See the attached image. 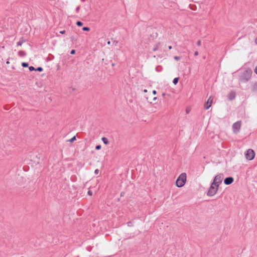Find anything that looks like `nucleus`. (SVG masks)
<instances>
[{"instance_id": "12", "label": "nucleus", "mask_w": 257, "mask_h": 257, "mask_svg": "<svg viewBox=\"0 0 257 257\" xmlns=\"http://www.w3.org/2000/svg\"><path fill=\"white\" fill-rule=\"evenodd\" d=\"M178 80H179V78H178V77L175 78L173 81L174 84L176 85L178 82Z\"/></svg>"}, {"instance_id": "3", "label": "nucleus", "mask_w": 257, "mask_h": 257, "mask_svg": "<svg viewBox=\"0 0 257 257\" xmlns=\"http://www.w3.org/2000/svg\"><path fill=\"white\" fill-rule=\"evenodd\" d=\"M252 71L250 69L245 70L241 76V79L243 81H247L251 77Z\"/></svg>"}, {"instance_id": "26", "label": "nucleus", "mask_w": 257, "mask_h": 257, "mask_svg": "<svg viewBox=\"0 0 257 257\" xmlns=\"http://www.w3.org/2000/svg\"><path fill=\"white\" fill-rule=\"evenodd\" d=\"M88 194L90 195H92V192L90 191H88Z\"/></svg>"}, {"instance_id": "35", "label": "nucleus", "mask_w": 257, "mask_h": 257, "mask_svg": "<svg viewBox=\"0 0 257 257\" xmlns=\"http://www.w3.org/2000/svg\"><path fill=\"white\" fill-rule=\"evenodd\" d=\"M107 44L108 45H110V41H108L107 42Z\"/></svg>"}, {"instance_id": "34", "label": "nucleus", "mask_w": 257, "mask_h": 257, "mask_svg": "<svg viewBox=\"0 0 257 257\" xmlns=\"http://www.w3.org/2000/svg\"><path fill=\"white\" fill-rule=\"evenodd\" d=\"M168 48H169V49H172V46H169Z\"/></svg>"}, {"instance_id": "4", "label": "nucleus", "mask_w": 257, "mask_h": 257, "mask_svg": "<svg viewBox=\"0 0 257 257\" xmlns=\"http://www.w3.org/2000/svg\"><path fill=\"white\" fill-rule=\"evenodd\" d=\"M223 179V174H220L217 175L215 177L213 182L212 183L219 187V185L221 183Z\"/></svg>"}, {"instance_id": "13", "label": "nucleus", "mask_w": 257, "mask_h": 257, "mask_svg": "<svg viewBox=\"0 0 257 257\" xmlns=\"http://www.w3.org/2000/svg\"><path fill=\"white\" fill-rule=\"evenodd\" d=\"M82 30L84 31H90V28H88V27H83L82 28Z\"/></svg>"}, {"instance_id": "10", "label": "nucleus", "mask_w": 257, "mask_h": 257, "mask_svg": "<svg viewBox=\"0 0 257 257\" xmlns=\"http://www.w3.org/2000/svg\"><path fill=\"white\" fill-rule=\"evenodd\" d=\"M102 141H103V142L105 145H107V144H108V143H109V141H108V139H107L106 138L103 137V138H102Z\"/></svg>"}, {"instance_id": "23", "label": "nucleus", "mask_w": 257, "mask_h": 257, "mask_svg": "<svg viewBox=\"0 0 257 257\" xmlns=\"http://www.w3.org/2000/svg\"><path fill=\"white\" fill-rule=\"evenodd\" d=\"M60 33L61 34H64L65 33V30L61 31L60 32Z\"/></svg>"}, {"instance_id": "16", "label": "nucleus", "mask_w": 257, "mask_h": 257, "mask_svg": "<svg viewBox=\"0 0 257 257\" xmlns=\"http://www.w3.org/2000/svg\"><path fill=\"white\" fill-rule=\"evenodd\" d=\"M75 140H76V137L75 136H74L73 137H72L70 140L69 141L70 142H73V141H74Z\"/></svg>"}, {"instance_id": "1", "label": "nucleus", "mask_w": 257, "mask_h": 257, "mask_svg": "<svg viewBox=\"0 0 257 257\" xmlns=\"http://www.w3.org/2000/svg\"><path fill=\"white\" fill-rule=\"evenodd\" d=\"M186 181V174L185 173L181 174L176 181V185L178 187H183Z\"/></svg>"}, {"instance_id": "37", "label": "nucleus", "mask_w": 257, "mask_h": 257, "mask_svg": "<svg viewBox=\"0 0 257 257\" xmlns=\"http://www.w3.org/2000/svg\"><path fill=\"white\" fill-rule=\"evenodd\" d=\"M22 53V52H19L20 55H21V53Z\"/></svg>"}, {"instance_id": "24", "label": "nucleus", "mask_w": 257, "mask_h": 257, "mask_svg": "<svg viewBox=\"0 0 257 257\" xmlns=\"http://www.w3.org/2000/svg\"><path fill=\"white\" fill-rule=\"evenodd\" d=\"M153 94L154 95H156L157 94V91L156 90H153Z\"/></svg>"}, {"instance_id": "7", "label": "nucleus", "mask_w": 257, "mask_h": 257, "mask_svg": "<svg viewBox=\"0 0 257 257\" xmlns=\"http://www.w3.org/2000/svg\"><path fill=\"white\" fill-rule=\"evenodd\" d=\"M213 102V97L212 96L209 97L207 101L205 104V107L206 109H208L212 105Z\"/></svg>"}, {"instance_id": "5", "label": "nucleus", "mask_w": 257, "mask_h": 257, "mask_svg": "<svg viewBox=\"0 0 257 257\" xmlns=\"http://www.w3.org/2000/svg\"><path fill=\"white\" fill-rule=\"evenodd\" d=\"M245 157L247 160H251L254 159L255 156V153L252 149H248L246 151L245 154Z\"/></svg>"}, {"instance_id": "14", "label": "nucleus", "mask_w": 257, "mask_h": 257, "mask_svg": "<svg viewBox=\"0 0 257 257\" xmlns=\"http://www.w3.org/2000/svg\"><path fill=\"white\" fill-rule=\"evenodd\" d=\"M76 25L78 26H82L83 24L82 22H81L80 21H77L76 22Z\"/></svg>"}, {"instance_id": "6", "label": "nucleus", "mask_w": 257, "mask_h": 257, "mask_svg": "<svg viewBox=\"0 0 257 257\" xmlns=\"http://www.w3.org/2000/svg\"><path fill=\"white\" fill-rule=\"evenodd\" d=\"M241 121H238L235 122L232 125V130L234 133L236 134L239 132L241 127Z\"/></svg>"}, {"instance_id": "28", "label": "nucleus", "mask_w": 257, "mask_h": 257, "mask_svg": "<svg viewBox=\"0 0 257 257\" xmlns=\"http://www.w3.org/2000/svg\"><path fill=\"white\" fill-rule=\"evenodd\" d=\"M194 55L195 56H197L198 55V52L197 51L195 52V53H194Z\"/></svg>"}, {"instance_id": "20", "label": "nucleus", "mask_w": 257, "mask_h": 257, "mask_svg": "<svg viewBox=\"0 0 257 257\" xmlns=\"http://www.w3.org/2000/svg\"><path fill=\"white\" fill-rule=\"evenodd\" d=\"M174 58L175 60H176L177 61H178V60H179L180 59V57H178V56H175L174 57Z\"/></svg>"}, {"instance_id": "25", "label": "nucleus", "mask_w": 257, "mask_h": 257, "mask_svg": "<svg viewBox=\"0 0 257 257\" xmlns=\"http://www.w3.org/2000/svg\"><path fill=\"white\" fill-rule=\"evenodd\" d=\"M254 72L257 74V66L255 68Z\"/></svg>"}, {"instance_id": "30", "label": "nucleus", "mask_w": 257, "mask_h": 257, "mask_svg": "<svg viewBox=\"0 0 257 257\" xmlns=\"http://www.w3.org/2000/svg\"><path fill=\"white\" fill-rule=\"evenodd\" d=\"M255 43L257 45V37H256L255 39Z\"/></svg>"}, {"instance_id": "15", "label": "nucleus", "mask_w": 257, "mask_h": 257, "mask_svg": "<svg viewBox=\"0 0 257 257\" xmlns=\"http://www.w3.org/2000/svg\"><path fill=\"white\" fill-rule=\"evenodd\" d=\"M22 65L23 67H28V64L27 63H25V62H23L22 64Z\"/></svg>"}, {"instance_id": "33", "label": "nucleus", "mask_w": 257, "mask_h": 257, "mask_svg": "<svg viewBox=\"0 0 257 257\" xmlns=\"http://www.w3.org/2000/svg\"><path fill=\"white\" fill-rule=\"evenodd\" d=\"M147 91H147V89H145V90H144V92L145 93H147Z\"/></svg>"}, {"instance_id": "27", "label": "nucleus", "mask_w": 257, "mask_h": 257, "mask_svg": "<svg viewBox=\"0 0 257 257\" xmlns=\"http://www.w3.org/2000/svg\"><path fill=\"white\" fill-rule=\"evenodd\" d=\"M200 44H201V42H200V41H198V42H197V45H198V46H200Z\"/></svg>"}, {"instance_id": "8", "label": "nucleus", "mask_w": 257, "mask_h": 257, "mask_svg": "<svg viewBox=\"0 0 257 257\" xmlns=\"http://www.w3.org/2000/svg\"><path fill=\"white\" fill-rule=\"evenodd\" d=\"M233 181V178L231 177H227L224 179V183L226 185H230Z\"/></svg>"}, {"instance_id": "11", "label": "nucleus", "mask_w": 257, "mask_h": 257, "mask_svg": "<svg viewBox=\"0 0 257 257\" xmlns=\"http://www.w3.org/2000/svg\"><path fill=\"white\" fill-rule=\"evenodd\" d=\"M25 42V41L24 40H21L19 41L18 42H17V46H21Z\"/></svg>"}, {"instance_id": "9", "label": "nucleus", "mask_w": 257, "mask_h": 257, "mask_svg": "<svg viewBox=\"0 0 257 257\" xmlns=\"http://www.w3.org/2000/svg\"><path fill=\"white\" fill-rule=\"evenodd\" d=\"M236 96V93L234 91L230 92L228 95V97L229 100H231L235 98Z\"/></svg>"}, {"instance_id": "2", "label": "nucleus", "mask_w": 257, "mask_h": 257, "mask_svg": "<svg viewBox=\"0 0 257 257\" xmlns=\"http://www.w3.org/2000/svg\"><path fill=\"white\" fill-rule=\"evenodd\" d=\"M218 186L211 183L207 193V196L210 197L214 196L217 193L218 190Z\"/></svg>"}, {"instance_id": "32", "label": "nucleus", "mask_w": 257, "mask_h": 257, "mask_svg": "<svg viewBox=\"0 0 257 257\" xmlns=\"http://www.w3.org/2000/svg\"><path fill=\"white\" fill-rule=\"evenodd\" d=\"M157 49H158V48H157V47H156V48H154V49H153V51H156Z\"/></svg>"}, {"instance_id": "21", "label": "nucleus", "mask_w": 257, "mask_h": 257, "mask_svg": "<svg viewBox=\"0 0 257 257\" xmlns=\"http://www.w3.org/2000/svg\"><path fill=\"white\" fill-rule=\"evenodd\" d=\"M70 53H71V54H74L75 53V50H71Z\"/></svg>"}, {"instance_id": "19", "label": "nucleus", "mask_w": 257, "mask_h": 257, "mask_svg": "<svg viewBox=\"0 0 257 257\" xmlns=\"http://www.w3.org/2000/svg\"><path fill=\"white\" fill-rule=\"evenodd\" d=\"M101 147L100 145H97L96 147V149L98 150H100L101 149Z\"/></svg>"}, {"instance_id": "17", "label": "nucleus", "mask_w": 257, "mask_h": 257, "mask_svg": "<svg viewBox=\"0 0 257 257\" xmlns=\"http://www.w3.org/2000/svg\"><path fill=\"white\" fill-rule=\"evenodd\" d=\"M35 70L41 72L43 71V68L42 67H38V68L35 69Z\"/></svg>"}, {"instance_id": "18", "label": "nucleus", "mask_w": 257, "mask_h": 257, "mask_svg": "<svg viewBox=\"0 0 257 257\" xmlns=\"http://www.w3.org/2000/svg\"><path fill=\"white\" fill-rule=\"evenodd\" d=\"M29 70L32 71H33V70H35V68L33 67V66H30L29 67Z\"/></svg>"}, {"instance_id": "29", "label": "nucleus", "mask_w": 257, "mask_h": 257, "mask_svg": "<svg viewBox=\"0 0 257 257\" xmlns=\"http://www.w3.org/2000/svg\"><path fill=\"white\" fill-rule=\"evenodd\" d=\"M127 224H128V226H132V223L131 222H128Z\"/></svg>"}, {"instance_id": "22", "label": "nucleus", "mask_w": 257, "mask_h": 257, "mask_svg": "<svg viewBox=\"0 0 257 257\" xmlns=\"http://www.w3.org/2000/svg\"><path fill=\"white\" fill-rule=\"evenodd\" d=\"M94 173H95V174H98V173H99V170H98V169H96V170H95V171H94Z\"/></svg>"}, {"instance_id": "31", "label": "nucleus", "mask_w": 257, "mask_h": 257, "mask_svg": "<svg viewBox=\"0 0 257 257\" xmlns=\"http://www.w3.org/2000/svg\"><path fill=\"white\" fill-rule=\"evenodd\" d=\"M157 99V97H155L154 98H153V100L154 101H155Z\"/></svg>"}, {"instance_id": "36", "label": "nucleus", "mask_w": 257, "mask_h": 257, "mask_svg": "<svg viewBox=\"0 0 257 257\" xmlns=\"http://www.w3.org/2000/svg\"><path fill=\"white\" fill-rule=\"evenodd\" d=\"M6 63H7V64H10V62L9 61H7Z\"/></svg>"}, {"instance_id": "38", "label": "nucleus", "mask_w": 257, "mask_h": 257, "mask_svg": "<svg viewBox=\"0 0 257 257\" xmlns=\"http://www.w3.org/2000/svg\"><path fill=\"white\" fill-rule=\"evenodd\" d=\"M165 93L163 94V96H165Z\"/></svg>"}]
</instances>
